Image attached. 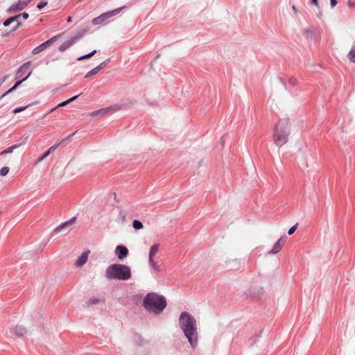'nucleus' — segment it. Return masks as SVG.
<instances>
[{
	"mask_svg": "<svg viewBox=\"0 0 355 355\" xmlns=\"http://www.w3.org/2000/svg\"><path fill=\"white\" fill-rule=\"evenodd\" d=\"M178 324L190 346L193 349L196 348L198 344V331L196 318L187 311H183L180 315Z\"/></svg>",
	"mask_w": 355,
	"mask_h": 355,
	"instance_id": "1",
	"label": "nucleus"
},
{
	"mask_svg": "<svg viewBox=\"0 0 355 355\" xmlns=\"http://www.w3.org/2000/svg\"><path fill=\"white\" fill-rule=\"evenodd\" d=\"M143 306L148 312L158 315L166 308V301L162 295L150 293L144 297Z\"/></svg>",
	"mask_w": 355,
	"mask_h": 355,
	"instance_id": "2",
	"label": "nucleus"
},
{
	"mask_svg": "<svg viewBox=\"0 0 355 355\" xmlns=\"http://www.w3.org/2000/svg\"><path fill=\"white\" fill-rule=\"evenodd\" d=\"M291 125V122L288 119H281L276 124L273 134V141L277 146L282 147L286 144L290 135Z\"/></svg>",
	"mask_w": 355,
	"mask_h": 355,
	"instance_id": "3",
	"label": "nucleus"
},
{
	"mask_svg": "<svg viewBox=\"0 0 355 355\" xmlns=\"http://www.w3.org/2000/svg\"><path fill=\"white\" fill-rule=\"evenodd\" d=\"M130 268L121 263L110 265L105 270V277L108 279L128 280L131 277Z\"/></svg>",
	"mask_w": 355,
	"mask_h": 355,
	"instance_id": "4",
	"label": "nucleus"
},
{
	"mask_svg": "<svg viewBox=\"0 0 355 355\" xmlns=\"http://www.w3.org/2000/svg\"><path fill=\"white\" fill-rule=\"evenodd\" d=\"M120 10H121V8L115 9L112 11L103 13V14L101 15L100 16L94 18L92 20V24H96V25L100 24L103 23L104 21H105L107 19L112 17L116 15V14H118Z\"/></svg>",
	"mask_w": 355,
	"mask_h": 355,
	"instance_id": "5",
	"label": "nucleus"
},
{
	"mask_svg": "<svg viewBox=\"0 0 355 355\" xmlns=\"http://www.w3.org/2000/svg\"><path fill=\"white\" fill-rule=\"evenodd\" d=\"M61 35L62 34L57 35L51 37L49 40L46 41L45 42H43L40 45L36 46L35 49H33L32 53L33 54L36 55V54H38L40 52L43 51L44 50H45L47 48V46L51 45L53 43V42L57 40L61 36Z\"/></svg>",
	"mask_w": 355,
	"mask_h": 355,
	"instance_id": "6",
	"label": "nucleus"
},
{
	"mask_svg": "<svg viewBox=\"0 0 355 355\" xmlns=\"http://www.w3.org/2000/svg\"><path fill=\"white\" fill-rule=\"evenodd\" d=\"M30 0H19L13 3L8 10L9 13L16 12L24 10L29 3Z\"/></svg>",
	"mask_w": 355,
	"mask_h": 355,
	"instance_id": "7",
	"label": "nucleus"
},
{
	"mask_svg": "<svg viewBox=\"0 0 355 355\" xmlns=\"http://www.w3.org/2000/svg\"><path fill=\"white\" fill-rule=\"evenodd\" d=\"M287 239L286 235L282 236L273 245L272 248L268 251L270 255L275 254L281 251Z\"/></svg>",
	"mask_w": 355,
	"mask_h": 355,
	"instance_id": "8",
	"label": "nucleus"
},
{
	"mask_svg": "<svg viewBox=\"0 0 355 355\" xmlns=\"http://www.w3.org/2000/svg\"><path fill=\"white\" fill-rule=\"evenodd\" d=\"M81 37H82L81 34H78V35H75L74 37H71L69 40L65 41L59 46V49H58L59 51L61 52L66 51L67 49H69L72 45H73Z\"/></svg>",
	"mask_w": 355,
	"mask_h": 355,
	"instance_id": "9",
	"label": "nucleus"
},
{
	"mask_svg": "<svg viewBox=\"0 0 355 355\" xmlns=\"http://www.w3.org/2000/svg\"><path fill=\"white\" fill-rule=\"evenodd\" d=\"M118 220H121V221L132 220V222H134V223L139 222V220L133 218L132 214L130 211H125V210L121 211L119 212Z\"/></svg>",
	"mask_w": 355,
	"mask_h": 355,
	"instance_id": "10",
	"label": "nucleus"
},
{
	"mask_svg": "<svg viewBox=\"0 0 355 355\" xmlns=\"http://www.w3.org/2000/svg\"><path fill=\"white\" fill-rule=\"evenodd\" d=\"M115 254L119 260H123L128 254V250L124 245H118L115 249Z\"/></svg>",
	"mask_w": 355,
	"mask_h": 355,
	"instance_id": "11",
	"label": "nucleus"
},
{
	"mask_svg": "<svg viewBox=\"0 0 355 355\" xmlns=\"http://www.w3.org/2000/svg\"><path fill=\"white\" fill-rule=\"evenodd\" d=\"M89 253H90L89 250L83 252L81 254V255L79 256L78 258L77 259V260L75 263L76 266L82 267L83 266H84L87 261L88 256H89Z\"/></svg>",
	"mask_w": 355,
	"mask_h": 355,
	"instance_id": "12",
	"label": "nucleus"
},
{
	"mask_svg": "<svg viewBox=\"0 0 355 355\" xmlns=\"http://www.w3.org/2000/svg\"><path fill=\"white\" fill-rule=\"evenodd\" d=\"M71 223H61L58 227L54 229L53 234L67 233L71 230L70 225Z\"/></svg>",
	"mask_w": 355,
	"mask_h": 355,
	"instance_id": "13",
	"label": "nucleus"
},
{
	"mask_svg": "<svg viewBox=\"0 0 355 355\" xmlns=\"http://www.w3.org/2000/svg\"><path fill=\"white\" fill-rule=\"evenodd\" d=\"M106 65V62H101L99 65H98L97 67H96L95 68L92 69V70H90L89 71H88L85 78H89L92 76H94L96 75V73H98L99 72V71L102 69H103Z\"/></svg>",
	"mask_w": 355,
	"mask_h": 355,
	"instance_id": "14",
	"label": "nucleus"
},
{
	"mask_svg": "<svg viewBox=\"0 0 355 355\" xmlns=\"http://www.w3.org/2000/svg\"><path fill=\"white\" fill-rule=\"evenodd\" d=\"M31 62H27L20 67L18 69L16 76L17 78L22 77L29 69Z\"/></svg>",
	"mask_w": 355,
	"mask_h": 355,
	"instance_id": "15",
	"label": "nucleus"
},
{
	"mask_svg": "<svg viewBox=\"0 0 355 355\" xmlns=\"http://www.w3.org/2000/svg\"><path fill=\"white\" fill-rule=\"evenodd\" d=\"M32 74V71H29L28 75L21 80L17 81L15 85L11 87L7 92H6L1 97L6 96L8 94L15 90L24 81L26 80Z\"/></svg>",
	"mask_w": 355,
	"mask_h": 355,
	"instance_id": "16",
	"label": "nucleus"
},
{
	"mask_svg": "<svg viewBox=\"0 0 355 355\" xmlns=\"http://www.w3.org/2000/svg\"><path fill=\"white\" fill-rule=\"evenodd\" d=\"M101 302H104V300L101 298H98L97 297H92L89 298L86 302L87 306H94Z\"/></svg>",
	"mask_w": 355,
	"mask_h": 355,
	"instance_id": "17",
	"label": "nucleus"
},
{
	"mask_svg": "<svg viewBox=\"0 0 355 355\" xmlns=\"http://www.w3.org/2000/svg\"><path fill=\"white\" fill-rule=\"evenodd\" d=\"M13 334L17 336L21 337L26 334V329L22 326H16L13 329Z\"/></svg>",
	"mask_w": 355,
	"mask_h": 355,
	"instance_id": "18",
	"label": "nucleus"
},
{
	"mask_svg": "<svg viewBox=\"0 0 355 355\" xmlns=\"http://www.w3.org/2000/svg\"><path fill=\"white\" fill-rule=\"evenodd\" d=\"M159 244H154L151 246L149 254H148V259H153L154 256L157 254V252L159 250Z\"/></svg>",
	"mask_w": 355,
	"mask_h": 355,
	"instance_id": "19",
	"label": "nucleus"
},
{
	"mask_svg": "<svg viewBox=\"0 0 355 355\" xmlns=\"http://www.w3.org/2000/svg\"><path fill=\"white\" fill-rule=\"evenodd\" d=\"M150 266L156 271L161 272L162 269L160 266H159L157 262L154 261V259H148Z\"/></svg>",
	"mask_w": 355,
	"mask_h": 355,
	"instance_id": "20",
	"label": "nucleus"
},
{
	"mask_svg": "<svg viewBox=\"0 0 355 355\" xmlns=\"http://www.w3.org/2000/svg\"><path fill=\"white\" fill-rule=\"evenodd\" d=\"M347 57L350 62L355 63V45L352 46Z\"/></svg>",
	"mask_w": 355,
	"mask_h": 355,
	"instance_id": "21",
	"label": "nucleus"
},
{
	"mask_svg": "<svg viewBox=\"0 0 355 355\" xmlns=\"http://www.w3.org/2000/svg\"><path fill=\"white\" fill-rule=\"evenodd\" d=\"M96 53V50H94L92 52H90L89 53H87L86 55H82L80 57H78L77 58V60L78 61H81V60H83L85 59H89V58H92Z\"/></svg>",
	"mask_w": 355,
	"mask_h": 355,
	"instance_id": "22",
	"label": "nucleus"
},
{
	"mask_svg": "<svg viewBox=\"0 0 355 355\" xmlns=\"http://www.w3.org/2000/svg\"><path fill=\"white\" fill-rule=\"evenodd\" d=\"M78 95L77 96H74L71 97V98H69V99H68V100H67L65 101H63V102L59 103L56 106V107H63V106L67 105L69 103H71V102L73 101L74 100H76L78 98Z\"/></svg>",
	"mask_w": 355,
	"mask_h": 355,
	"instance_id": "23",
	"label": "nucleus"
},
{
	"mask_svg": "<svg viewBox=\"0 0 355 355\" xmlns=\"http://www.w3.org/2000/svg\"><path fill=\"white\" fill-rule=\"evenodd\" d=\"M12 17H16V19H15V21L17 22L16 26L12 28V31L14 32V31H16L21 26V23L19 21L21 15H17L15 16H13Z\"/></svg>",
	"mask_w": 355,
	"mask_h": 355,
	"instance_id": "24",
	"label": "nucleus"
},
{
	"mask_svg": "<svg viewBox=\"0 0 355 355\" xmlns=\"http://www.w3.org/2000/svg\"><path fill=\"white\" fill-rule=\"evenodd\" d=\"M19 147V145H13L0 153V155H4L7 153H11L13 150Z\"/></svg>",
	"mask_w": 355,
	"mask_h": 355,
	"instance_id": "25",
	"label": "nucleus"
},
{
	"mask_svg": "<svg viewBox=\"0 0 355 355\" xmlns=\"http://www.w3.org/2000/svg\"><path fill=\"white\" fill-rule=\"evenodd\" d=\"M49 154H50V150L45 151L42 155H41L39 157V158L37 159V162H42L46 157H47L49 156Z\"/></svg>",
	"mask_w": 355,
	"mask_h": 355,
	"instance_id": "26",
	"label": "nucleus"
},
{
	"mask_svg": "<svg viewBox=\"0 0 355 355\" xmlns=\"http://www.w3.org/2000/svg\"><path fill=\"white\" fill-rule=\"evenodd\" d=\"M10 168L8 166H4L0 170V175L1 176H6L9 173Z\"/></svg>",
	"mask_w": 355,
	"mask_h": 355,
	"instance_id": "27",
	"label": "nucleus"
},
{
	"mask_svg": "<svg viewBox=\"0 0 355 355\" xmlns=\"http://www.w3.org/2000/svg\"><path fill=\"white\" fill-rule=\"evenodd\" d=\"M16 17H9L3 21L4 26H8L11 23L15 21Z\"/></svg>",
	"mask_w": 355,
	"mask_h": 355,
	"instance_id": "28",
	"label": "nucleus"
},
{
	"mask_svg": "<svg viewBox=\"0 0 355 355\" xmlns=\"http://www.w3.org/2000/svg\"><path fill=\"white\" fill-rule=\"evenodd\" d=\"M66 139H62L60 143H58V144H55V145L52 146L51 147H50V148H49V150H50V153H51V152L54 151L55 149H57V148L59 146V145H60L62 142L64 141Z\"/></svg>",
	"mask_w": 355,
	"mask_h": 355,
	"instance_id": "29",
	"label": "nucleus"
},
{
	"mask_svg": "<svg viewBox=\"0 0 355 355\" xmlns=\"http://www.w3.org/2000/svg\"><path fill=\"white\" fill-rule=\"evenodd\" d=\"M48 4V2L47 1H42L41 2H40L37 6V8L39 9V10H42L43 8H44L46 5Z\"/></svg>",
	"mask_w": 355,
	"mask_h": 355,
	"instance_id": "30",
	"label": "nucleus"
},
{
	"mask_svg": "<svg viewBox=\"0 0 355 355\" xmlns=\"http://www.w3.org/2000/svg\"><path fill=\"white\" fill-rule=\"evenodd\" d=\"M297 225H298V223H295V225H293L292 227H291V228L289 229V230H288V234L289 235H291V234H293L295 232V230H297Z\"/></svg>",
	"mask_w": 355,
	"mask_h": 355,
	"instance_id": "31",
	"label": "nucleus"
},
{
	"mask_svg": "<svg viewBox=\"0 0 355 355\" xmlns=\"http://www.w3.org/2000/svg\"><path fill=\"white\" fill-rule=\"evenodd\" d=\"M309 156H305L304 158V160H303V165L304 166V167L306 168H309Z\"/></svg>",
	"mask_w": 355,
	"mask_h": 355,
	"instance_id": "32",
	"label": "nucleus"
},
{
	"mask_svg": "<svg viewBox=\"0 0 355 355\" xmlns=\"http://www.w3.org/2000/svg\"><path fill=\"white\" fill-rule=\"evenodd\" d=\"M132 224H133V227L137 230L143 228V223H132Z\"/></svg>",
	"mask_w": 355,
	"mask_h": 355,
	"instance_id": "33",
	"label": "nucleus"
},
{
	"mask_svg": "<svg viewBox=\"0 0 355 355\" xmlns=\"http://www.w3.org/2000/svg\"><path fill=\"white\" fill-rule=\"evenodd\" d=\"M26 108V107H17V108H15V109L13 110V113L17 114V113H18V112H21V111H24Z\"/></svg>",
	"mask_w": 355,
	"mask_h": 355,
	"instance_id": "34",
	"label": "nucleus"
},
{
	"mask_svg": "<svg viewBox=\"0 0 355 355\" xmlns=\"http://www.w3.org/2000/svg\"><path fill=\"white\" fill-rule=\"evenodd\" d=\"M289 83L292 85H296L297 84V80L294 78H291L289 79Z\"/></svg>",
	"mask_w": 355,
	"mask_h": 355,
	"instance_id": "35",
	"label": "nucleus"
},
{
	"mask_svg": "<svg viewBox=\"0 0 355 355\" xmlns=\"http://www.w3.org/2000/svg\"><path fill=\"white\" fill-rule=\"evenodd\" d=\"M19 15H21V17H22L24 19H27L29 17V15L27 12H23L21 14H19Z\"/></svg>",
	"mask_w": 355,
	"mask_h": 355,
	"instance_id": "36",
	"label": "nucleus"
},
{
	"mask_svg": "<svg viewBox=\"0 0 355 355\" xmlns=\"http://www.w3.org/2000/svg\"><path fill=\"white\" fill-rule=\"evenodd\" d=\"M330 3H331V7L333 8L337 4V1L336 0H330Z\"/></svg>",
	"mask_w": 355,
	"mask_h": 355,
	"instance_id": "37",
	"label": "nucleus"
},
{
	"mask_svg": "<svg viewBox=\"0 0 355 355\" xmlns=\"http://www.w3.org/2000/svg\"><path fill=\"white\" fill-rule=\"evenodd\" d=\"M76 220V217H73L71 219H70L67 222L72 223V222H74Z\"/></svg>",
	"mask_w": 355,
	"mask_h": 355,
	"instance_id": "38",
	"label": "nucleus"
},
{
	"mask_svg": "<svg viewBox=\"0 0 355 355\" xmlns=\"http://www.w3.org/2000/svg\"><path fill=\"white\" fill-rule=\"evenodd\" d=\"M312 3L315 6H317L318 4V0H312Z\"/></svg>",
	"mask_w": 355,
	"mask_h": 355,
	"instance_id": "39",
	"label": "nucleus"
},
{
	"mask_svg": "<svg viewBox=\"0 0 355 355\" xmlns=\"http://www.w3.org/2000/svg\"><path fill=\"white\" fill-rule=\"evenodd\" d=\"M292 9L293 10L294 12L296 14L297 13V9H296L295 6H292Z\"/></svg>",
	"mask_w": 355,
	"mask_h": 355,
	"instance_id": "40",
	"label": "nucleus"
},
{
	"mask_svg": "<svg viewBox=\"0 0 355 355\" xmlns=\"http://www.w3.org/2000/svg\"><path fill=\"white\" fill-rule=\"evenodd\" d=\"M71 19H72L71 17H68L67 21V22H70V21H71Z\"/></svg>",
	"mask_w": 355,
	"mask_h": 355,
	"instance_id": "41",
	"label": "nucleus"
},
{
	"mask_svg": "<svg viewBox=\"0 0 355 355\" xmlns=\"http://www.w3.org/2000/svg\"><path fill=\"white\" fill-rule=\"evenodd\" d=\"M57 108L58 107H56V106H55V107L52 108L50 112H52L55 111Z\"/></svg>",
	"mask_w": 355,
	"mask_h": 355,
	"instance_id": "42",
	"label": "nucleus"
},
{
	"mask_svg": "<svg viewBox=\"0 0 355 355\" xmlns=\"http://www.w3.org/2000/svg\"><path fill=\"white\" fill-rule=\"evenodd\" d=\"M101 112V110H98V111L94 112H93V114H96L97 113H98V112Z\"/></svg>",
	"mask_w": 355,
	"mask_h": 355,
	"instance_id": "43",
	"label": "nucleus"
}]
</instances>
